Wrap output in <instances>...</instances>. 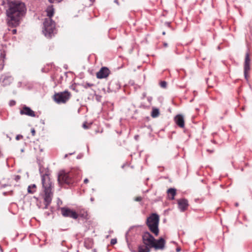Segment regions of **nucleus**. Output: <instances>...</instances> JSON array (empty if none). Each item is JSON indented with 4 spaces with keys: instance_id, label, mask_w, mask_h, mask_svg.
<instances>
[{
    "instance_id": "f257e3e1",
    "label": "nucleus",
    "mask_w": 252,
    "mask_h": 252,
    "mask_svg": "<svg viewBox=\"0 0 252 252\" xmlns=\"http://www.w3.org/2000/svg\"><path fill=\"white\" fill-rule=\"evenodd\" d=\"M26 10L25 5L23 2L17 1L9 2L6 11L8 25L13 27L18 26Z\"/></svg>"
},
{
    "instance_id": "f03ea898",
    "label": "nucleus",
    "mask_w": 252,
    "mask_h": 252,
    "mask_svg": "<svg viewBox=\"0 0 252 252\" xmlns=\"http://www.w3.org/2000/svg\"><path fill=\"white\" fill-rule=\"evenodd\" d=\"M47 15L49 17L46 18L44 22V30L43 32L45 35L47 37H51V34L53 33L55 29V25L54 22L51 19L53 15L54 9L52 6H49L46 9Z\"/></svg>"
},
{
    "instance_id": "7ed1b4c3",
    "label": "nucleus",
    "mask_w": 252,
    "mask_h": 252,
    "mask_svg": "<svg viewBox=\"0 0 252 252\" xmlns=\"http://www.w3.org/2000/svg\"><path fill=\"white\" fill-rule=\"evenodd\" d=\"M42 185L44 188L45 195L44 197L45 208H47L48 205L52 200V193L51 191L52 183L48 176H43L42 177Z\"/></svg>"
},
{
    "instance_id": "20e7f679",
    "label": "nucleus",
    "mask_w": 252,
    "mask_h": 252,
    "mask_svg": "<svg viewBox=\"0 0 252 252\" xmlns=\"http://www.w3.org/2000/svg\"><path fill=\"white\" fill-rule=\"evenodd\" d=\"M159 216L157 214H152L147 220V224L151 231L158 236L159 232L158 228Z\"/></svg>"
},
{
    "instance_id": "39448f33",
    "label": "nucleus",
    "mask_w": 252,
    "mask_h": 252,
    "mask_svg": "<svg viewBox=\"0 0 252 252\" xmlns=\"http://www.w3.org/2000/svg\"><path fill=\"white\" fill-rule=\"evenodd\" d=\"M70 94L67 91L56 93L53 96L55 101L58 103H64L69 99Z\"/></svg>"
},
{
    "instance_id": "423d86ee",
    "label": "nucleus",
    "mask_w": 252,
    "mask_h": 252,
    "mask_svg": "<svg viewBox=\"0 0 252 252\" xmlns=\"http://www.w3.org/2000/svg\"><path fill=\"white\" fill-rule=\"evenodd\" d=\"M62 215L65 217H69L73 219H77L78 214L74 211L69 208L63 207L61 209Z\"/></svg>"
},
{
    "instance_id": "0eeeda50",
    "label": "nucleus",
    "mask_w": 252,
    "mask_h": 252,
    "mask_svg": "<svg viewBox=\"0 0 252 252\" xmlns=\"http://www.w3.org/2000/svg\"><path fill=\"white\" fill-rule=\"evenodd\" d=\"M143 242L150 248H153L155 239L149 232H145L142 237Z\"/></svg>"
},
{
    "instance_id": "6e6552de",
    "label": "nucleus",
    "mask_w": 252,
    "mask_h": 252,
    "mask_svg": "<svg viewBox=\"0 0 252 252\" xmlns=\"http://www.w3.org/2000/svg\"><path fill=\"white\" fill-rule=\"evenodd\" d=\"M250 63H251V59L250 58V56L249 53H247L245 56V62H244V73L245 78L246 80L248 79V72L250 70Z\"/></svg>"
},
{
    "instance_id": "1a4fd4ad",
    "label": "nucleus",
    "mask_w": 252,
    "mask_h": 252,
    "mask_svg": "<svg viewBox=\"0 0 252 252\" xmlns=\"http://www.w3.org/2000/svg\"><path fill=\"white\" fill-rule=\"evenodd\" d=\"M58 182L59 184L69 183V177L68 174L64 171H61L58 176Z\"/></svg>"
},
{
    "instance_id": "9d476101",
    "label": "nucleus",
    "mask_w": 252,
    "mask_h": 252,
    "mask_svg": "<svg viewBox=\"0 0 252 252\" xmlns=\"http://www.w3.org/2000/svg\"><path fill=\"white\" fill-rule=\"evenodd\" d=\"M109 73L110 71L108 68L106 67H103L97 72L96 77L99 79L105 78L109 75Z\"/></svg>"
},
{
    "instance_id": "9b49d317",
    "label": "nucleus",
    "mask_w": 252,
    "mask_h": 252,
    "mask_svg": "<svg viewBox=\"0 0 252 252\" xmlns=\"http://www.w3.org/2000/svg\"><path fill=\"white\" fill-rule=\"evenodd\" d=\"M13 79L11 76L2 75L0 78V83L3 86H6L11 84Z\"/></svg>"
},
{
    "instance_id": "f8f14e48",
    "label": "nucleus",
    "mask_w": 252,
    "mask_h": 252,
    "mask_svg": "<svg viewBox=\"0 0 252 252\" xmlns=\"http://www.w3.org/2000/svg\"><path fill=\"white\" fill-rule=\"evenodd\" d=\"M165 243V240L162 238H160L158 240L155 239V241L153 245V248H155L156 250H162L164 248Z\"/></svg>"
},
{
    "instance_id": "ddd939ff",
    "label": "nucleus",
    "mask_w": 252,
    "mask_h": 252,
    "mask_svg": "<svg viewBox=\"0 0 252 252\" xmlns=\"http://www.w3.org/2000/svg\"><path fill=\"white\" fill-rule=\"evenodd\" d=\"M178 208L181 211L183 212L187 209L189 206L187 199H180L178 200Z\"/></svg>"
},
{
    "instance_id": "4468645a",
    "label": "nucleus",
    "mask_w": 252,
    "mask_h": 252,
    "mask_svg": "<svg viewBox=\"0 0 252 252\" xmlns=\"http://www.w3.org/2000/svg\"><path fill=\"white\" fill-rule=\"evenodd\" d=\"M20 114L21 115H26L30 117H35V113L30 107L27 106H24L22 109L20 110Z\"/></svg>"
},
{
    "instance_id": "2eb2a0df",
    "label": "nucleus",
    "mask_w": 252,
    "mask_h": 252,
    "mask_svg": "<svg viewBox=\"0 0 252 252\" xmlns=\"http://www.w3.org/2000/svg\"><path fill=\"white\" fill-rule=\"evenodd\" d=\"M175 121L177 125L180 127H183L184 126V119L182 115H178L175 118Z\"/></svg>"
},
{
    "instance_id": "dca6fc26",
    "label": "nucleus",
    "mask_w": 252,
    "mask_h": 252,
    "mask_svg": "<svg viewBox=\"0 0 252 252\" xmlns=\"http://www.w3.org/2000/svg\"><path fill=\"white\" fill-rule=\"evenodd\" d=\"M150 247L145 244L140 245L138 247V252H150Z\"/></svg>"
},
{
    "instance_id": "f3484780",
    "label": "nucleus",
    "mask_w": 252,
    "mask_h": 252,
    "mask_svg": "<svg viewBox=\"0 0 252 252\" xmlns=\"http://www.w3.org/2000/svg\"><path fill=\"white\" fill-rule=\"evenodd\" d=\"M167 193L169 198L171 200H173L176 195V189H170L167 190Z\"/></svg>"
},
{
    "instance_id": "a211bd4d",
    "label": "nucleus",
    "mask_w": 252,
    "mask_h": 252,
    "mask_svg": "<svg viewBox=\"0 0 252 252\" xmlns=\"http://www.w3.org/2000/svg\"><path fill=\"white\" fill-rule=\"evenodd\" d=\"M35 185L33 184L29 186L28 188V192L30 193H33L35 191Z\"/></svg>"
},
{
    "instance_id": "6ab92c4d",
    "label": "nucleus",
    "mask_w": 252,
    "mask_h": 252,
    "mask_svg": "<svg viewBox=\"0 0 252 252\" xmlns=\"http://www.w3.org/2000/svg\"><path fill=\"white\" fill-rule=\"evenodd\" d=\"M159 113V110L158 109L154 108L153 109L151 115L153 118H156L158 116Z\"/></svg>"
},
{
    "instance_id": "aec40b11",
    "label": "nucleus",
    "mask_w": 252,
    "mask_h": 252,
    "mask_svg": "<svg viewBox=\"0 0 252 252\" xmlns=\"http://www.w3.org/2000/svg\"><path fill=\"white\" fill-rule=\"evenodd\" d=\"M48 1L51 3H55V2H60L62 0H48Z\"/></svg>"
},
{
    "instance_id": "412c9836",
    "label": "nucleus",
    "mask_w": 252,
    "mask_h": 252,
    "mask_svg": "<svg viewBox=\"0 0 252 252\" xmlns=\"http://www.w3.org/2000/svg\"><path fill=\"white\" fill-rule=\"evenodd\" d=\"M160 86L163 88H165L166 86V82L165 81L161 82L160 83Z\"/></svg>"
},
{
    "instance_id": "4be33fe9",
    "label": "nucleus",
    "mask_w": 252,
    "mask_h": 252,
    "mask_svg": "<svg viewBox=\"0 0 252 252\" xmlns=\"http://www.w3.org/2000/svg\"><path fill=\"white\" fill-rule=\"evenodd\" d=\"M117 243V239H112L111 241V244L112 245H114L116 244Z\"/></svg>"
},
{
    "instance_id": "5701e85b",
    "label": "nucleus",
    "mask_w": 252,
    "mask_h": 252,
    "mask_svg": "<svg viewBox=\"0 0 252 252\" xmlns=\"http://www.w3.org/2000/svg\"><path fill=\"white\" fill-rule=\"evenodd\" d=\"M141 200H142V197H140V196L136 197L134 199V200L136 201H140Z\"/></svg>"
},
{
    "instance_id": "b1692460",
    "label": "nucleus",
    "mask_w": 252,
    "mask_h": 252,
    "mask_svg": "<svg viewBox=\"0 0 252 252\" xmlns=\"http://www.w3.org/2000/svg\"><path fill=\"white\" fill-rule=\"evenodd\" d=\"M21 178V177L19 175H17L15 176V179L16 181L19 180Z\"/></svg>"
},
{
    "instance_id": "393cba45",
    "label": "nucleus",
    "mask_w": 252,
    "mask_h": 252,
    "mask_svg": "<svg viewBox=\"0 0 252 252\" xmlns=\"http://www.w3.org/2000/svg\"><path fill=\"white\" fill-rule=\"evenodd\" d=\"M32 135H34L35 133V130L34 129H32Z\"/></svg>"
},
{
    "instance_id": "a878e982",
    "label": "nucleus",
    "mask_w": 252,
    "mask_h": 252,
    "mask_svg": "<svg viewBox=\"0 0 252 252\" xmlns=\"http://www.w3.org/2000/svg\"><path fill=\"white\" fill-rule=\"evenodd\" d=\"M22 135H17L16 136V139L17 140H19L20 138H22Z\"/></svg>"
},
{
    "instance_id": "bb28decb",
    "label": "nucleus",
    "mask_w": 252,
    "mask_h": 252,
    "mask_svg": "<svg viewBox=\"0 0 252 252\" xmlns=\"http://www.w3.org/2000/svg\"><path fill=\"white\" fill-rule=\"evenodd\" d=\"M83 127H84V128H87V127H88L87 126H86V123H84V124L83 125Z\"/></svg>"
},
{
    "instance_id": "cd10ccee",
    "label": "nucleus",
    "mask_w": 252,
    "mask_h": 252,
    "mask_svg": "<svg viewBox=\"0 0 252 252\" xmlns=\"http://www.w3.org/2000/svg\"><path fill=\"white\" fill-rule=\"evenodd\" d=\"M12 32L13 34H15L16 32V30L15 29H14L12 31Z\"/></svg>"
},
{
    "instance_id": "c85d7f7f",
    "label": "nucleus",
    "mask_w": 252,
    "mask_h": 252,
    "mask_svg": "<svg viewBox=\"0 0 252 252\" xmlns=\"http://www.w3.org/2000/svg\"><path fill=\"white\" fill-rule=\"evenodd\" d=\"M88 181H89V180H88V179H85L84 180V183H87L88 182Z\"/></svg>"
},
{
    "instance_id": "c756f323",
    "label": "nucleus",
    "mask_w": 252,
    "mask_h": 252,
    "mask_svg": "<svg viewBox=\"0 0 252 252\" xmlns=\"http://www.w3.org/2000/svg\"><path fill=\"white\" fill-rule=\"evenodd\" d=\"M87 216V215H82V217L84 218H86Z\"/></svg>"
},
{
    "instance_id": "7c9ffc66",
    "label": "nucleus",
    "mask_w": 252,
    "mask_h": 252,
    "mask_svg": "<svg viewBox=\"0 0 252 252\" xmlns=\"http://www.w3.org/2000/svg\"><path fill=\"white\" fill-rule=\"evenodd\" d=\"M235 206H238V203H235Z\"/></svg>"
},
{
    "instance_id": "2f4dec72",
    "label": "nucleus",
    "mask_w": 252,
    "mask_h": 252,
    "mask_svg": "<svg viewBox=\"0 0 252 252\" xmlns=\"http://www.w3.org/2000/svg\"><path fill=\"white\" fill-rule=\"evenodd\" d=\"M93 252H96V250H95V249L93 250Z\"/></svg>"
},
{
    "instance_id": "473e14b6",
    "label": "nucleus",
    "mask_w": 252,
    "mask_h": 252,
    "mask_svg": "<svg viewBox=\"0 0 252 252\" xmlns=\"http://www.w3.org/2000/svg\"><path fill=\"white\" fill-rule=\"evenodd\" d=\"M162 34H163V35H164V34H165V32H162Z\"/></svg>"
},
{
    "instance_id": "72a5a7b5",
    "label": "nucleus",
    "mask_w": 252,
    "mask_h": 252,
    "mask_svg": "<svg viewBox=\"0 0 252 252\" xmlns=\"http://www.w3.org/2000/svg\"><path fill=\"white\" fill-rule=\"evenodd\" d=\"M164 45L165 46H166L167 45V44L166 43H164Z\"/></svg>"
}]
</instances>
